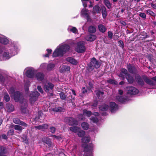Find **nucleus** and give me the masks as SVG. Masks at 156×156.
<instances>
[{
  "instance_id": "nucleus-6",
  "label": "nucleus",
  "mask_w": 156,
  "mask_h": 156,
  "mask_svg": "<svg viewBox=\"0 0 156 156\" xmlns=\"http://www.w3.org/2000/svg\"><path fill=\"white\" fill-rule=\"evenodd\" d=\"M40 94L37 91L32 92L30 95V101L31 104L35 102L37 99Z\"/></svg>"
},
{
  "instance_id": "nucleus-46",
  "label": "nucleus",
  "mask_w": 156,
  "mask_h": 156,
  "mask_svg": "<svg viewBox=\"0 0 156 156\" xmlns=\"http://www.w3.org/2000/svg\"><path fill=\"white\" fill-rule=\"evenodd\" d=\"M14 131L13 129H11L9 130L7 132V136H10L14 135Z\"/></svg>"
},
{
  "instance_id": "nucleus-32",
  "label": "nucleus",
  "mask_w": 156,
  "mask_h": 156,
  "mask_svg": "<svg viewBox=\"0 0 156 156\" xmlns=\"http://www.w3.org/2000/svg\"><path fill=\"white\" fill-rule=\"evenodd\" d=\"M116 99L117 101L122 103H123L126 101V100L122 96L119 95L116 96Z\"/></svg>"
},
{
  "instance_id": "nucleus-52",
  "label": "nucleus",
  "mask_w": 156,
  "mask_h": 156,
  "mask_svg": "<svg viewBox=\"0 0 156 156\" xmlns=\"http://www.w3.org/2000/svg\"><path fill=\"white\" fill-rule=\"evenodd\" d=\"M118 44L119 47L123 49L124 47V44L122 41L120 40L118 41Z\"/></svg>"
},
{
  "instance_id": "nucleus-51",
  "label": "nucleus",
  "mask_w": 156,
  "mask_h": 156,
  "mask_svg": "<svg viewBox=\"0 0 156 156\" xmlns=\"http://www.w3.org/2000/svg\"><path fill=\"white\" fill-rule=\"evenodd\" d=\"M121 72L122 73L124 74L125 76H126L128 74H129L127 71V70L125 68L121 69Z\"/></svg>"
},
{
  "instance_id": "nucleus-44",
  "label": "nucleus",
  "mask_w": 156,
  "mask_h": 156,
  "mask_svg": "<svg viewBox=\"0 0 156 156\" xmlns=\"http://www.w3.org/2000/svg\"><path fill=\"white\" fill-rule=\"evenodd\" d=\"M107 82L110 84H117V82L113 79H109L107 80Z\"/></svg>"
},
{
  "instance_id": "nucleus-22",
  "label": "nucleus",
  "mask_w": 156,
  "mask_h": 156,
  "mask_svg": "<svg viewBox=\"0 0 156 156\" xmlns=\"http://www.w3.org/2000/svg\"><path fill=\"white\" fill-rule=\"evenodd\" d=\"M10 128H13L15 130L19 131L20 132H21L23 129L21 126L14 124L11 125Z\"/></svg>"
},
{
  "instance_id": "nucleus-53",
  "label": "nucleus",
  "mask_w": 156,
  "mask_h": 156,
  "mask_svg": "<svg viewBox=\"0 0 156 156\" xmlns=\"http://www.w3.org/2000/svg\"><path fill=\"white\" fill-rule=\"evenodd\" d=\"M21 139L23 140V141L24 142H25V143H27V142H28V140L27 139V135H23L21 137Z\"/></svg>"
},
{
  "instance_id": "nucleus-36",
  "label": "nucleus",
  "mask_w": 156,
  "mask_h": 156,
  "mask_svg": "<svg viewBox=\"0 0 156 156\" xmlns=\"http://www.w3.org/2000/svg\"><path fill=\"white\" fill-rule=\"evenodd\" d=\"M63 109L64 108L63 107H57L53 108L52 109V110L54 112H62Z\"/></svg>"
},
{
  "instance_id": "nucleus-55",
  "label": "nucleus",
  "mask_w": 156,
  "mask_h": 156,
  "mask_svg": "<svg viewBox=\"0 0 156 156\" xmlns=\"http://www.w3.org/2000/svg\"><path fill=\"white\" fill-rule=\"evenodd\" d=\"M5 80V78L1 74H0V81L2 83H4Z\"/></svg>"
},
{
  "instance_id": "nucleus-28",
  "label": "nucleus",
  "mask_w": 156,
  "mask_h": 156,
  "mask_svg": "<svg viewBox=\"0 0 156 156\" xmlns=\"http://www.w3.org/2000/svg\"><path fill=\"white\" fill-rule=\"evenodd\" d=\"M27 103H25L21 106V110L22 112L24 113H27Z\"/></svg>"
},
{
  "instance_id": "nucleus-20",
  "label": "nucleus",
  "mask_w": 156,
  "mask_h": 156,
  "mask_svg": "<svg viewBox=\"0 0 156 156\" xmlns=\"http://www.w3.org/2000/svg\"><path fill=\"white\" fill-rule=\"evenodd\" d=\"M66 60L73 65H76L78 63L76 60L71 57L67 58Z\"/></svg>"
},
{
  "instance_id": "nucleus-24",
  "label": "nucleus",
  "mask_w": 156,
  "mask_h": 156,
  "mask_svg": "<svg viewBox=\"0 0 156 156\" xmlns=\"http://www.w3.org/2000/svg\"><path fill=\"white\" fill-rule=\"evenodd\" d=\"M101 13L103 18H105L107 16V9L105 6L103 5L101 7Z\"/></svg>"
},
{
  "instance_id": "nucleus-61",
  "label": "nucleus",
  "mask_w": 156,
  "mask_h": 156,
  "mask_svg": "<svg viewBox=\"0 0 156 156\" xmlns=\"http://www.w3.org/2000/svg\"><path fill=\"white\" fill-rule=\"evenodd\" d=\"M70 31L73 33H76V32L77 31V30L75 27H73L72 29L70 30Z\"/></svg>"
},
{
  "instance_id": "nucleus-23",
  "label": "nucleus",
  "mask_w": 156,
  "mask_h": 156,
  "mask_svg": "<svg viewBox=\"0 0 156 156\" xmlns=\"http://www.w3.org/2000/svg\"><path fill=\"white\" fill-rule=\"evenodd\" d=\"M100 110L102 111H106L109 108L108 105L106 104H103L100 106L99 107Z\"/></svg>"
},
{
  "instance_id": "nucleus-1",
  "label": "nucleus",
  "mask_w": 156,
  "mask_h": 156,
  "mask_svg": "<svg viewBox=\"0 0 156 156\" xmlns=\"http://www.w3.org/2000/svg\"><path fill=\"white\" fill-rule=\"evenodd\" d=\"M135 80L137 83L141 86L144 85L145 82L150 85L154 86L155 85V83L152 80L156 82V76L150 79L145 75L141 76L139 74H137L135 76Z\"/></svg>"
},
{
  "instance_id": "nucleus-4",
  "label": "nucleus",
  "mask_w": 156,
  "mask_h": 156,
  "mask_svg": "<svg viewBox=\"0 0 156 156\" xmlns=\"http://www.w3.org/2000/svg\"><path fill=\"white\" fill-rule=\"evenodd\" d=\"M54 85L51 82L45 83L44 86L43 88L44 91L48 93L49 97L52 96L54 95Z\"/></svg>"
},
{
  "instance_id": "nucleus-50",
  "label": "nucleus",
  "mask_w": 156,
  "mask_h": 156,
  "mask_svg": "<svg viewBox=\"0 0 156 156\" xmlns=\"http://www.w3.org/2000/svg\"><path fill=\"white\" fill-rule=\"evenodd\" d=\"M147 13L149 14L150 16L155 17L156 14L154 12L150 10H147Z\"/></svg>"
},
{
  "instance_id": "nucleus-27",
  "label": "nucleus",
  "mask_w": 156,
  "mask_h": 156,
  "mask_svg": "<svg viewBox=\"0 0 156 156\" xmlns=\"http://www.w3.org/2000/svg\"><path fill=\"white\" fill-rule=\"evenodd\" d=\"M126 78L129 83L132 84L133 83L134 80L133 77L129 74H128L126 76Z\"/></svg>"
},
{
  "instance_id": "nucleus-45",
  "label": "nucleus",
  "mask_w": 156,
  "mask_h": 156,
  "mask_svg": "<svg viewBox=\"0 0 156 156\" xmlns=\"http://www.w3.org/2000/svg\"><path fill=\"white\" fill-rule=\"evenodd\" d=\"M95 92L96 95L98 98L100 97L101 95H103L104 94L103 92L101 91L100 90H96Z\"/></svg>"
},
{
  "instance_id": "nucleus-2",
  "label": "nucleus",
  "mask_w": 156,
  "mask_h": 156,
  "mask_svg": "<svg viewBox=\"0 0 156 156\" xmlns=\"http://www.w3.org/2000/svg\"><path fill=\"white\" fill-rule=\"evenodd\" d=\"M8 92L15 102L20 101L21 103H23L24 98L23 94L19 91H16L15 88L11 87L9 88Z\"/></svg>"
},
{
  "instance_id": "nucleus-8",
  "label": "nucleus",
  "mask_w": 156,
  "mask_h": 156,
  "mask_svg": "<svg viewBox=\"0 0 156 156\" xmlns=\"http://www.w3.org/2000/svg\"><path fill=\"white\" fill-rule=\"evenodd\" d=\"M127 68L129 73L133 74H136L135 76L138 74L137 69L134 65L130 63L127 64Z\"/></svg>"
},
{
  "instance_id": "nucleus-60",
  "label": "nucleus",
  "mask_w": 156,
  "mask_h": 156,
  "mask_svg": "<svg viewBox=\"0 0 156 156\" xmlns=\"http://www.w3.org/2000/svg\"><path fill=\"white\" fill-rule=\"evenodd\" d=\"M98 104V101H94L91 105V106L94 108L97 107Z\"/></svg>"
},
{
  "instance_id": "nucleus-16",
  "label": "nucleus",
  "mask_w": 156,
  "mask_h": 156,
  "mask_svg": "<svg viewBox=\"0 0 156 156\" xmlns=\"http://www.w3.org/2000/svg\"><path fill=\"white\" fill-rule=\"evenodd\" d=\"M26 76L29 78L33 77L34 75V71L32 69H29L25 73Z\"/></svg>"
},
{
  "instance_id": "nucleus-3",
  "label": "nucleus",
  "mask_w": 156,
  "mask_h": 156,
  "mask_svg": "<svg viewBox=\"0 0 156 156\" xmlns=\"http://www.w3.org/2000/svg\"><path fill=\"white\" fill-rule=\"evenodd\" d=\"M100 66V64L98 61L97 60L95 57L92 58L90 63L87 64V69L89 72L92 71L94 68L96 69L99 68Z\"/></svg>"
},
{
  "instance_id": "nucleus-35",
  "label": "nucleus",
  "mask_w": 156,
  "mask_h": 156,
  "mask_svg": "<svg viewBox=\"0 0 156 156\" xmlns=\"http://www.w3.org/2000/svg\"><path fill=\"white\" fill-rule=\"evenodd\" d=\"M69 129L74 133H76L79 130V128L77 126H73L69 128Z\"/></svg>"
},
{
  "instance_id": "nucleus-37",
  "label": "nucleus",
  "mask_w": 156,
  "mask_h": 156,
  "mask_svg": "<svg viewBox=\"0 0 156 156\" xmlns=\"http://www.w3.org/2000/svg\"><path fill=\"white\" fill-rule=\"evenodd\" d=\"M81 126L82 128L85 130L88 129L89 128V125L88 124L85 122L82 123Z\"/></svg>"
},
{
  "instance_id": "nucleus-30",
  "label": "nucleus",
  "mask_w": 156,
  "mask_h": 156,
  "mask_svg": "<svg viewBox=\"0 0 156 156\" xmlns=\"http://www.w3.org/2000/svg\"><path fill=\"white\" fill-rule=\"evenodd\" d=\"M6 152L5 147L3 146H0V156H7L5 154Z\"/></svg>"
},
{
  "instance_id": "nucleus-40",
  "label": "nucleus",
  "mask_w": 156,
  "mask_h": 156,
  "mask_svg": "<svg viewBox=\"0 0 156 156\" xmlns=\"http://www.w3.org/2000/svg\"><path fill=\"white\" fill-rule=\"evenodd\" d=\"M90 140V138L88 137H83L81 139L82 142L84 144H87L89 142Z\"/></svg>"
},
{
  "instance_id": "nucleus-54",
  "label": "nucleus",
  "mask_w": 156,
  "mask_h": 156,
  "mask_svg": "<svg viewBox=\"0 0 156 156\" xmlns=\"http://www.w3.org/2000/svg\"><path fill=\"white\" fill-rule=\"evenodd\" d=\"M124 74L120 72V74L118 75L119 77L121 78L122 80H124L125 79V75H124Z\"/></svg>"
},
{
  "instance_id": "nucleus-18",
  "label": "nucleus",
  "mask_w": 156,
  "mask_h": 156,
  "mask_svg": "<svg viewBox=\"0 0 156 156\" xmlns=\"http://www.w3.org/2000/svg\"><path fill=\"white\" fill-rule=\"evenodd\" d=\"M48 125L47 124H43L42 125H39L37 126H35L34 128L36 129H38L40 130L46 129H48Z\"/></svg>"
},
{
  "instance_id": "nucleus-57",
  "label": "nucleus",
  "mask_w": 156,
  "mask_h": 156,
  "mask_svg": "<svg viewBox=\"0 0 156 156\" xmlns=\"http://www.w3.org/2000/svg\"><path fill=\"white\" fill-rule=\"evenodd\" d=\"M139 16L144 19H145L146 18V15L144 13L142 12L140 13Z\"/></svg>"
},
{
  "instance_id": "nucleus-63",
  "label": "nucleus",
  "mask_w": 156,
  "mask_h": 156,
  "mask_svg": "<svg viewBox=\"0 0 156 156\" xmlns=\"http://www.w3.org/2000/svg\"><path fill=\"white\" fill-rule=\"evenodd\" d=\"M37 89L42 94L43 93V91L41 87L40 86H38L37 87Z\"/></svg>"
},
{
  "instance_id": "nucleus-42",
  "label": "nucleus",
  "mask_w": 156,
  "mask_h": 156,
  "mask_svg": "<svg viewBox=\"0 0 156 156\" xmlns=\"http://www.w3.org/2000/svg\"><path fill=\"white\" fill-rule=\"evenodd\" d=\"M85 132L83 130L79 131L78 132L77 135L78 136L83 138L85 135Z\"/></svg>"
},
{
  "instance_id": "nucleus-49",
  "label": "nucleus",
  "mask_w": 156,
  "mask_h": 156,
  "mask_svg": "<svg viewBox=\"0 0 156 156\" xmlns=\"http://www.w3.org/2000/svg\"><path fill=\"white\" fill-rule=\"evenodd\" d=\"M90 120L93 122L95 123H97L98 122V119L97 118L94 117H92L90 118Z\"/></svg>"
},
{
  "instance_id": "nucleus-17",
  "label": "nucleus",
  "mask_w": 156,
  "mask_h": 156,
  "mask_svg": "<svg viewBox=\"0 0 156 156\" xmlns=\"http://www.w3.org/2000/svg\"><path fill=\"white\" fill-rule=\"evenodd\" d=\"M35 76L38 81H42L44 77V75L43 73L41 72L37 73H36Z\"/></svg>"
},
{
  "instance_id": "nucleus-9",
  "label": "nucleus",
  "mask_w": 156,
  "mask_h": 156,
  "mask_svg": "<svg viewBox=\"0 0 156 156\" xmlns=\"http://www.w3.org/2000/svg\"><path fill=\"white\" fill-rule=\"evenodd\" d=\"M65 54L63 52L60 46L58 48L55 49L54 51L52 56L53 57L62 56Z\"/></svg>"
},
{
  "instance_id": "nucleus-56",
  "label": "nucleus",
  "mask_w": 156,
  "mask_h": 156,
  "mask_svg": "<svg viewBox=\"0 0 156 156\" xmlns=\"http://www.w3.org/2000/svg\"><path fill=\"white\" fill-rule=\"evenodd\" d=\"M108 38L110 39L112 38L113 33L111 31H108Z\"/></svg>"
},
{
  "instance_id": "nucleus-48",
  "label": "nucleus",
  "mask_w": 156,
  "mask_h": 156,
  "mask_svg": "<svg viewBox=\"0 0 156 156\" xmlns=\"http://www.w3.org/2000/svg\"><path fill=\"white\" fill-rule=\"evenodd\" d=\"M83 113L84 114H86L87 116L88 117H90L92 114L91 112L90 111H88L85 109L83 110Z\"/></svg>"
},
{
  "instance_id": "nucleus-34",
  "label": "nucleus",
  "mask_w": 156,
  "mask_h": 156,
  "mask_svg": "<svg viewBox=\"0 0 156 156\" xmlns=\"http://www.w3.org/2000/svg\"><path fill=\"white\" fill-rule=\"evenodd\" d=\"M0 43L4 44H7L9 43L8 40L4 37H0Z\"/></svg>"
},
{
  "instance_id": "nucleus-59",
  "label": "nucleus",
  "mask_w": 156,
  "mask_h": 156,
  "mask_svg": "<svg viewBox=\"0 0 156 156\" xmlns=\"http://www.w3.org/2000/svg\"><path fill=\"white\" fill-rule=\"evenodd\" d=\"M3 56L5 58H9V53L7 52H4L3 54Z\"/></svg>"
},
{
  "instance_id": "nucleus-12",
  "label": "nucleus",
  "mask_w": 156,
  "mask_h": 156,
  "mask_svg": "<svg viewBox=\"0 0 156 156\" xmlns=\"http://www.w3.org/2000/svg\"><path fill=\"white\" fill-rule=\"evenodd\" d=\"M45 116L41 112H39L38 115L34 119L35 121H37L40 122H42L44 120Z\"/></svg>"
},
{
  "instance_id": "nucleus-14",
  "label": "nucleus",
  "mask_w": 156,
  "mask_h": 156,
  "mask_svg": "<svg viewBox=\"0 0 156 156\" xmlns=\"http://www.w3.org/2000/svg\"><path fill=\"white\" fill-rule=\"evenodd\" d=\"M13 122L16 124L20 125L24 127H27V125L23 121H21L17 118H14L13 119Z\"/></svg>"
},
{
  "instance_id": "nucleus-43",
  "label": "nucleus",
  "mask_w": 156,
  "mask_h": 156,
  "mask_svg": "<svg viewBox=\"0 0 156 156\" xmlns=\"http://www.w3.org/2000/svg\"><path fill=\"white\" fill-rule=\"evenodd\" d=\"M4 98L6 102H9L10 101L9 96L7 93L4 94Z\"/></svg>"
},
{
  "instance_id": "nucleus-5",
  "label": "nucleus",
  "mask_w": 156,
  "mask_h": 156,
  "mask_svg": "<svg viewBox=\"0 0 156 156\" xmlns=\"http://www.w3.org/2000/svg\"><path fill=\"white\" fill-rule=\"evenodd\" d=\"M75 49L78 53H83L86 50V48L83 43L82 41H80L77 43Z\"/></svg>"
},
{
  "instance_id": "nucleus-38",
  "label": "nucleus",
  "mask_w": 156,
  "mask_h": 156,
  "mask_svg": "<svg viewBox=\"0 0 156 156\" xmlns=\"http://www.w3.org/2000/svg\"><path fill=\"white\" fill-rule=\"evenodd\" d=\"M59 96L61 99L63 100H66V99L67 95L65 94L63 92H61L59 93Z\"/></svg>"
},
{
  "instance_id": "nucleus-33",
  "label": "nucleus",
  "mask_w": 156,
  "mask_h": 156,
  "mask_svg": "<svg viewBox=\"0 0 156 156\" xmlns=\"http://www.w3.org/2000/svg\"><path fill=\"white\" fill-rule=\"evenodd\" d=\"M88 30L90 33H94L96 32V27L94 26H90L88 28Z\"/></svg>"
},
{
  "instance_id": "nucleus-31",
  "label": "nucleus",
  "mask_w": 156,
  "mask_h": 156,
  "mask_svg": "<svg viewBox=\"0 0 156 156\" xmlns=\"http://www.w3.org/2000/svg\"><path fill=\"white\" fill-rule=\"evenodd\" d=\"M43 141L44 143L47 144L49 147H51L52 143L49 138H45L43 140Z\"/></svg>"
},
{
  "instance_id": "nucleus-19",
  "label": "nucleus",
  "mask_w": 156,
  "mask_h": 156,
  "mask_svg": "<svg viewBox=\"0 0 156 156\" xmlns=\"http://www.w3.org/2000/svg\"><path fill=\"white\" fill-rule=\"evenodd\" d=\"M60 46L64 54L69 51L70 48V46L67 44H65Z\"/></svg>"
},
{
  "instance_id": "nucleus-25",
  "label": "nucleus",
  "mask_w": 156,
  "mask_h": 156,
  "mask_svg": "<svg viewBox=\"0 0 156 156\" xmlns=\"http://www.w3.org/2000/svg\"><path fill=\"white\" fill-rule=\"evenodd\" d=\"M96 37L95 35L90 34L87 36L86 39L87 41H93L96 39Z\"/></svg>"
},
{
  "instance_id": "nucleus-58",
  "label": "nucleus",
  "mask_w": 156,
  "mask_h": 156,
  "mask_svg": "<svg viewBox=\"0 0 156 156\" xmlns=\"http://www.w3.org/2000/svg\"><path fill=\"white\" fill-rule=\"evenodd\" d=\"M50 132L52 133H54L55 131V128L53 126H52L50 127Z\"/></svg>"
},
{
  "instance_id": "nucleus-47",
  "label": "nucleus",
  "mask_w": 156,
  "mask_h": 156,
  "mask_svg": "<svg viewBox=\"0 0 156 156\" xmlns=\"http://www.w3.org/2000/svg\"><path fill=\"white\" fill-rule=\"evenodd\" d=\"M14 109V106L12 105H9L8 106L7 110L9 112H12Z\"/></svg>"
},
{
  "instance_id": "nucleus-15",
  "label": "nucleus",
  "mask_w": 156,
  "mask_h": 156,
  "mask_svg": "<svg viewBox=\"0 0 156 156\" xmlns=\"http://www.w3.org/2000/svg\"><path fill=\"white\" fill-rule=\"evenodd\" d=\"M101 11V8L100 7L98 4H97L93 7L92 13L93 15H95L97 13H100Z\"/></svg>"
},
{
  "instance_id": "nucleus-13",
  "label": "nucleus",
  "mask_w": 156,
  "mask_h": 156,
  "mask_svg": "<svg viewBox=\"0 0 156 156\" xmlns=\"http://www.w3.org/2000/svg\"><path fill=\"white\" fill-rule=\"evenodd\" d=\"M118 108V105L115 102H111L110 103V110L111 112H113L117 110Z\"/></svg>"
},
{
  "instance_id": "nucleus-21",
  "label": "nucleus",
  "mask_w": 156,
  "mask_h": 156,
  "mask_svg": "<svg viewBox=\"0 0 156 156\" xmlns=\"http://www.w3.org/2000/svg\"><path fill=\"white\" fill-rule=\"evenodd\" d=\"M98 28L99 31L103 33H104L107 30V28L105 26L102 24L98 25Z\"/></svg>"
},
{
  "instance_id": "nucleus-64",
  "label": "nucleus",
  "mask_w": 156,
  "mask_h": 156,
  "mask_svg": "<svg viewBox=\"0 0 156 156\" xmlns=\"http://www.w3.org/2000/svg\"><path fill=\"white\" fill-rule=\"evenodd\" d=\"M88 84L89 85V87L90 88H93L94 85L93 83L91 82H89Z\"/></svg>"
},
{
  "instance_id": "nucleus-7",
  "label": "nucleus",
  "mask_w": 156,
  "mask_h": 156,
  "mask_svg": "<svg viewBox=\"0 0 156 156\" xmlns=\"http://www.w3.org/2000/svg\"><path fill=\"white\" fill-rule=\"evenodd\" d=\"M82 147L83 148L84 151L86 152H89L87 154H90L91 153H93V146L92 144H82Z\"/></svg>"
},
{
  "instance_id": "nucleus-26",
  "label": "nucleus",
  "mask_w": 156,
  "mask_h": 156,
  "mask_svg": "<svg viewBox=\"0 0 156 156\" xmlns=\"http://www.w3.org/2000/svg\"><path fill=\"white\" fill-rule=\"evenodd\" d=\"M70 67L67 65L63 66L60 69L61 73H63L65 71H69L70 70Z\"/></svg>"
},
{
  "instance_id": "nucleus-39",
  "label": "nucleus",
  "mask_w": 156,
  "mask_h": 156,
  "mask_svg": "<svg viewBox=\"0 0 156 156\" xmlns=\"http://www.w3.org/2000/svg\"><path fill=\"white\" fill-rule=\"evenodd\" d=\"M67 101L69 103L72 102L73 101L74 98H72V96L71 94H69L68 96L66 97V99Z\"/></svg>"
},
{
  "instance_id": "nucleus-62",
  "label": "nucleus",
  "mask_w": 156,
  "mask_h": 156,
  "mask_svg": "<svg viewBox=\"0 0 156 156\" xmlns=\"http://www.w3.org/2000/svg\"><path fill=\"white\" fill-rule=\"evenodd\" d=\"M7 136V135L5 134H3L1 135L0 137L2 139L7 140L8 139V137Z\"/></svg>"
},
{
  "instance_id": "nucleus-29",
  "label": "nucleus",
  "mask_w": 156,
  "mask_h": 156,
  "mask_svg": "<svg viewBox=\"0 0 156 156\" xmlns=\"http://www.w3.org/2000/svg\"><path fill=\"white\" fill-rule=\"evenodd\" d=\"M103 3L108 9H112V4L109 0H103Z\"/></svg>"
},
{
  "instance_id": "nucleus-41",
  "label": "nucleus",
  "mask_w": 156,
  "mask_h": 156,
  "mask_svg": "<svg viewBox=\"0 0 156 156\" xmlns=\"http://www.w3.org/2000/svg\"><path fill=\"white\" fill-rule=\"evenodd\" d=\"M55 65L54 64L50 63L47 66V70L48 71L51 70L55 67Z\"/></svg>"
},
{
  "instance_id": "nucleus-11",
  "label": "nucleus",
  "mask_w": 156,
  "mask_h": 156,
  "mask_svg": "<svg viewBox=\"0 0 156 156\" xmlns=\"http://www.w3.org/2000/svg\"><path fill=\"white\" fill-rule=\"evenodd\" d=\"M67 122L69 126H77L78 125V121L75 118L70 117L67 119Z\"/></svg>"
},
{
  "instance_id": "nucleus-10",
  "label": "nucleus",
  "mask_w": 156,
  "mask_h": 156,
  "mask_svg": "<svg viewBox=\"0 0 156 156\" xmlns=\"http://www.w3.org/2000/svg\"><path fill=\"white\" fill-rule=\"evenodd\" d=\"M127 93L131 95H135L138 94L139 90L133 86H129L127 87Z\"/></svg>"
}]
</instances>
